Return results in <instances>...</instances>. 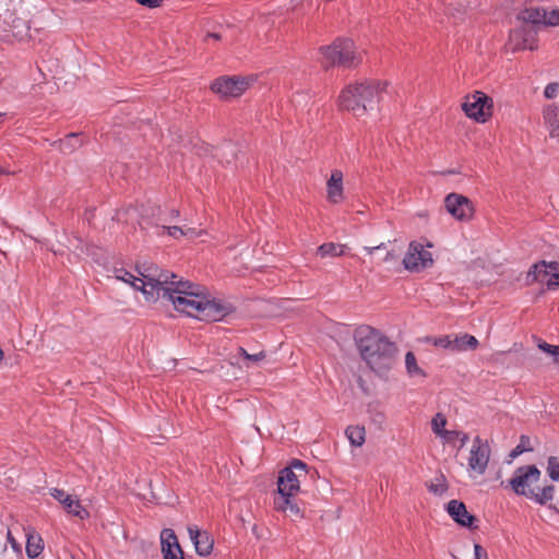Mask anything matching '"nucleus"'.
<instances>
[{"label": "nucleus", "mask_w": 559, "mask_h": 559, "mask_svg": "<svg viewBox=\"0 0 559 559\" xmlns=\"http://www.w3.org/2000/svg\"><path fill=\"white\" fill-rule=\"evenodd\" d=\"M140 275V290L147 301H156L162 296L171 301L177 311L202 321H219L229 313L227 306L210 299L200 285L182 281L175 273L151 264Z\"/></svg>", "instance_id": "obj_1"}, {"label": "nucleus", "mask_w": 559, "mask_h": 559, "mask_svg": "<svg viewBox=\"0 0 559 559\" xmlns=\"http://www.w3.org/2000/svg\"><path fill=\"white\" fill-rule=\"evenodd\" d=\"M354 338L361 358L371 370L383 373L393 366L397 347L380 331L360 325L355 330Z\"/></svg>", "instance_id": "obj_2"}, {"label": "nucleus", "mask_w": 559, "mask_h": 559, "mask_svg": "<svg viewBox=\"0 0 559 559\" xmlns=\"http://www.w3.org/2000/svg\"><path fill=\"white\" fill-rule=\"evenodd\" d=\"M388 82L380 80L357 81L346 85L338 95V107L353 112L354 116H364L372 110L382 99Z\"/></svg>", "instance_id": "obj_3"}, {"label": "nucleus", "mask_w": 559, "mask_h": 559, "mask_svg": "<svg viewBox=\"0 0 559 559\" xmlns=\"http://www.w3.org/2000/svg\"><path fill=\"white\" fill-rule=\"evenodd\" d=\"M542 476L540 471L535 465H523L514 471L509 479V486L519 496H524L536 503L546 504L554 499L555 486L537 485Z\"/></svg>", "instance_id": "obj_4"}, {"label": "nucleus", "mask_w": 559, "mask_h": 559, "mask_svg": "<svg viewBox=\"0 0 559 559\" xmlns=\"http://www.w3.org/2000/svg\"><path fill=\"white\" fill-rule=\"evenodd\" d=\"M322 64L329 67L354 68L361 62V55L348 38H337L331 45L320 48Z\"/></svg>", "instance_id": "obj_5"}, {"label": "nucleus", "mask_w": 559, "mask_h": 559, "mask_svg": "<svg viewBox=\"0 0 559 559\" xmlns=\"http://www.w3.org/2000/svg\"><path fill=\"white\" fill-rule=\"evenodd\" d=\"M493 102L486 93L475 91L465 96L462 109L465 115L477 122H486L492 116Z\"/></svg>", "instance_id": "obj_6"}, {"label": "nucleus", "mask_w": 559, "mask_h": 559, "mask_svg": "<svg viewBox=\"0 0 559 559\" xmlns=\"http://www.w3.org/2000/svg\"><path fill=\"white\" fill-rule=\"evenodd\" d=\"M307 475V465L300 460H294L288 467L280 472L277 495H295L299 491V479Z\"/></svg>", "instance_id": "obj_7"}, {"label": "nucleus", "mask_w": 559, "mask_h": 559, "mask_svg": "<svg viewBox=\"0 0 559 559\" xmlns=\"http://www.w3.org/2000/svg\"><path fill=\"white\" fill-rule=\"evenodd\" d=\"M251 80L238 75L221 76L214 80L210 90L222 98L239 97L250 86Z\"/></svg>", "instance_id": "obj_8"}, {"label": "nucleus", "mask_w": 559, "mask_h": 559, "mask_svg": "<svg viewBox=\"0 0 559 559\" xmlns=\"http://www.w3.org/2000/svg\"><path fill=\"white\" fill-rule=\"evenodd\" d=\"M546 283L549 289L559 288V262L540 261L535 263L526 275V284Z\"/></svg>", "instance_id": "obj_9"}, {"label": "nucleus", "mask_w": 559, "mask_h": 559, "mask_svg": "<svg viewBox=\"0 0 559 559\" xmlns=\"http://www.w3.org/2000/svg\"><path fill=\"white\" fill-rule=\"evenodd\" d=\"M537 28L531 25H521L510 32L507 48L512 52L520 50H536L538 48Z\"/></svg>", "instance_id": "obj_10"}, {"label": "nucleus", "mask_w": 559, "mask_h": 559, "mask_svg": "<svg viewBox=\"0 0 559 559\" xmlns=\"http://www.w3.org/2000/svg\"><path fill=\"white\" fill-rule=\"evenodd\" d=\"M402 262L407 271L420 272L432 266L433 259L431 252L425 250L423 243L411 241Z\"/></svg>", "instance_id": "obj_11"}, {"label": "nucleus", "mask_w": 559, "mask_h": 559, "mask_svg": "<svg viewBox=\"0 0 559 559\" xmlns=\"http://www.w3.org/2000/svg\"><path fill=\"white\" fill-rule=\"evenodd\" d=\"M447 211L457 221L467 222L474 216L475 207L473 202L465 195L450 193L444 199Z\"/></svg>", "instance_id": "obj_12"}, {"label": "nucleus", "mask_w": 559, "mask_h": 559, "mask_svg": "<svg viewBox=\"0 0 559 559\" xmlns=\"http://www.w3.org/2000/svg\"><path fill=\"white\" fill-rule=\"evenodd\" d=\"M490 452L488 441L476 436L473 439V444L469 451L468 468L479 475L484 474L489 463Z\"/></svg>", "instance_id": "obj_13"}, {"label": "nucleus", "mask_w": 559, "mask_h": 559, "mask_svg": "<svg viewBox=\"0 0 559 559\" xmlns=\"http://www.w3.org/2000/svg\"><path fill=\"white\" fill-rule=\"evenodd\" d=\"M274 509L286 513L293 521L304 518V512L296 502L295 495H277L274 497Z\"/></svg>", "instance_id": "obj_14"}, {"label": "nucleus", "mask_w": 559, "mask_h": 559, "mask_svg": "<svg viewBox=\"0 0 559 559\" xmlns=\"http://www.w3.org/2000/svg\"><path fill=\"white\" fill-rule=\"evenodd\" d=\"M447 510L452 519L461 526L477 528V526L474 525V523L477 522V519L468 513L463 502L459 500H451L448 503Z\"/></svg>", "instance_id": "obj_15"}, {"label": "nucleus", "mask_w": 559, "mask_h": 559, "mask_svg": "<svg viewBox=\"0 0 559 559\" xmlns=\"http://www.w3.org/2000/svg\"><path fill=\"white\" fill-rule=\"evenodd\" d=\"M188 532L198 555L207 556L213 549V538L206 531H201L197 526H189Z\"/></svg>", "instance_id": "obj_16"}, {"label": "nucleus", "mask_w": 559, "mask_h": 559, "mask_svg": "<svg viewBox=\"0 0 559 559\" xmlns=\"http://www.w3.org/2000/svg\"><path fill=\"white\" fill-rule=\"evenodd\" d=\"M326 199L333 204L341 203L344 199L343 173L338 169L332 171L326 182Z\"/></svg>", "instance_id": "obj_17"}, {"label": "nucleus", "mask_w": 559, "mask_h": 559, "mask_svg": "<svg viewBox=\"0 0 559 559\" xmlns=\"http://www.w3.org/2000/svg\"><path fill=\"white\" fill-rule=\"evenodd\" d=\"M543 118L551 138L559 139V104H549L543 109Z\"/></svg>", "instance_id": "obj_18"}, {"label": "nucleus", "mask_w": 559, "mask_h": 559, "mask_svg": "<svg viewBox=\"0 0 559 559\" xmlns=\"http://www.w3.org/2000/svg\"><path fill=\"white\" fill-rule=\"evenodd\" d=\"M546 17V10L543 8H527L521 11L518 19L522 21L523 25H531L537 28L539 24L544 25V19Z\"/></svg>", "instance_id": "obj_19"}, {"label": "nucleus", "mask_w": 559, "mask_h": 559, "mask_svg": "<svg viewBox=\"0 0 559 559\" xmlns=\"http://www.w3.org/2000/svg\"><path fill=\"white\" fill-rule=\"evenodd\" d=\"M452 335V352L475 350L479 343L478 340L467 333L451 334Z\"/></svg>", "instance_id": "obj_20"}, {"label": "nucleus", "mask_w": 559, "mask_h": 559, "mask_svg": "<svg viewBox=\"0 0 559 559\" xmlns=\"http://www.w3.org/2000/svg\"><path fill=\"white\" fill-rule=\"evenodd\" d=\"M84 144L82 133H69L64 139L53 142V146L58 147L63 154H71Z\"/></svg>", "instance_id": "obj_21"}, {"label": "nucleus", "mask_w": 559, "mask_h": 559, "mask_svg": "<svg viewBox=\"0 0 559 559\" xmlns=\"http://www.w3.org/2000/svg\"><path fill=\"white\" fill-rule=\"evenodd\" d=\"M25 551L29 559L37 558L44 550V540L39 534L31 532L26 534Z\"/></svg>", "instance_id": "obj_22"}, {"label": "nucleus", "mask_w": 559, "mask_h": 559, "mask_svg": "<svg viewBox=\"0 0 559 559\" xmlns=\"http://www.w3.org/2000/svg\"><path fill=\"white\" fill-rule=\"evenodd\" d=\"M64 502H62L63 508L69 514L76 516L81 520H86L90 518V512L81 504L79 499H74L71 495L64 498Z\"/></svg>", "instance_id": "obj_23"}, {"label": "nucleus", "mask_w": 559, "mask_h": 559, "mask_svg": "<svg viewBox=\"0 0 559 559\" xmlns=\"http://www.w3.org/2000/svg\"><path fill=\"white\" fill-rule=\"evenodd\" d=\"M347 249L348 247L346 245L325 242L319 246V248L317 249V254L320 255L321 258L341 257L346 253Z\"/></svg>", "instance_id": "obj_24"}, {"label": "nucleus", "mask_w": 559, "mask_h": 559, "mask_svg": "<svg viewBox=\"0 0 559 559\" xmlns=\"http://www.w3.org/2000/svg\"><path fill=\"white\" fill-rule=\"evenodd\" d=\"M162 539V552H165L167 550L176 549L178 554L182 555V550L180 548V545L178 543L177 536L175 535L174 531L170 528L163 530L160 534Z\"/></svg>", "instance_id": "obj_25"}, {"label": "nucleus", "mask_w": 559, "mask_h": 559, "mask_svg": "<svg viewBox=\"0 0 559 559\" xmlns=\"http://www.w3.org/2000/svg\"><path fill=\"white\" fill-rule=\"evenodd\" d=\"M345 435L354 447H361L366 440V430L364 426H348Z\"/></svg>", "instance_id": "obj_26"}, {"label": "nucleus", "mask_w": 559, "mask_h": 559, "mask_svg": "<svg viewBox=\"0 0 559 559\" xmlns=\"http://www.w3.org/2000/svg\"><path fill=\"white\" fill-rule=\"evenodd\" d=\"M449 489L447 478L443 474H439L435 477V479L428 485V490L437 496H442Z\"/></svg>", "instance_id": "obj_27"}, {"label": "nucleus", "mask_w": 559, "mask_h": 559, "mask_svg": "<svg viewBox=\"0 0 559 559\" xmlns=\"http://www.w3.org/2000/svg\"><path fill=\"white\" fill-rule=\"evenodd\" d=\"M447 418L442 413H437L431 419V429L435 435L440 437V435L445 430Z\"/></svg>", "instance_id": "obj_28"}, {"label": "nucleus", "mask_w": 559, "mask_h": 559, "mask_svg": "<svg viewBox=\"0 0 559 559\" xmlns=\"http://www.w3.org/2000/svg\"><path fill=\"white\" fill-rule=\"evenodd\" d=\"M116 277L118 280H121L126 283H129L130 285H132L135 289H140V285H139V277L134 276L132 273L123 270V269H120V270H116Z\"/></svg>", "instance_id": "obj_29"}, {"label": "nucleus", "mask_w": 559, "mask_h": 559, "mask_svg": "<svg viewBox=\"0 0 559 559\" xmlns=\"http://www.w3.org/2000/svg\"><path fill=\"white\" fill-rule=\"evenodd\" d=\"M547 472L552 480H559V457L550 456L548 459Z\"/></svg>", "instance_id": "obj_30"}, {"label": "nucleus", "mask_w": 559, "mask_h": 559, "mask_svg": "<svg viewBox=\"0 0 559 559\" xmlns=\"http://www.w3.org/2000/svg\"><path fill=\"white\" fill-rule=\"evenodd\" d=\"M405 365H406L407 371L411 374H413V373H423L420 368L417 366V361H416V357H415L414 353H412V352H407L406 353V355H405Z\"/></svg>", "instance_id": "obj_31"}, {"label": "nucleus", "mask_w": 559, "mask_h": 559, "mask_svg": "<svg viewBox=\"0 0 559 559\" xmlns=\"http://www.w3.org/2000/svg\"><path fill=\"white\" fill-rule=\"evenodd\" d=\"M539 349L551 355L554 357L555 362L559 364V346L551 345L546 342H540L538 344Z\"/></svg>", "instance_id": "obj_32"}, {"label": "nucleus", "mask_w": 559, "mask_h": 559, "mask_svg": "<svg viewBox=\"0 0 559 559\" xmlns=\"http://www.w3.org/2000/svg\"><path fill=\"white\" fill-rule=\"evenodd\" d=\"M545 26H557L559 25V10L555 9L551 11L546 10V17L544 19Z\"/></svg>", "instance_id": "obj_33"}, {"label": "nucleus", "mask_w": 559, "mask_h": 559, "mask_svg": "<svg viewBox=\"0 0 559 559\" xmlns=\"http://www.w3.org/2000/svg\"><path fill=\"white\" fill-rule=\"evenodd\" d=\"M452 335H444L433 338V345L452 350Z\"/></svg>", "instance_id": "obj_34"}, {"label": "nucleus", "mask_w": 559, "mask_h": 559, "mask_svg": "<svg viewBox=\"0 0 559 559\" xmlns=\"http://www.w3.org/2000/svg\"><path fill=\"white\" fill-rule=\"evenodd\" d=\"M559 92V83L552 82L546 85L544 95L548 99H552L558 95Z\"/></svg>", "instance_id": "obj_35"}, {"label": "nucleus", "mask_w": 559, "mask_h": 559, "mask_svg": "<svg viewBox=\"0 0 559 559\" xmlns=\"http://www.w3.org/2000/svg\"><path fill=\"white\" fill-rule=\"evenodd\" d=\"M460 436V431L457 430H444L441 435H440V438L443 440V442L445 443H452L454 442V440H456V438Z\"/></svg>", "instance_id": "obj_36"}, {"label": "nucleus", "mask_w": 559, "mask_h": 559, "mask_svg": "<svg viewBox=\"0 0 559 559\" xmlns=\"http://www.w3.org/2000/svg\"><path fill=\"white\" fill-rule=\"evenodd\" d=\"M162 228L164 231L167 233L168 236L174 237L176 239L183 235L182 227L179 226H163Z\"/></svg>", "instance_id": "obj_37"}, {"label": "nucleus", "mask_w": 559, "mask_h": 559, "mask_svg": "<svg viewBox=\"0 0 559 559\" xmlns=\"http://www.w3.org/2000/svg\"><path fill=\"white\" fill-rule=\"evenodd\" d=\"M135 1L143 7H146L150 9H155V8H159L164 0H135Z\"/></svg>", "instance_id": "obj_38"}, {"label": "nucleus", "mask_w": 559, "mask_h": 559, "mask_svg": "<svg viewBox=\"0 0 559 559\" xmlns=\"http://www.w3.org/2000/svg\"><path fill=\"white\" fill-rule=\"evenodd\" d=\"M50 495H51L56 500H58L61 504H62V502H64V500H66L64 498L69 497V495H68V493H66V491H64V490H62V489H58V488H53V489H51Z\"/></svg>", "instance_id": "obj_39"}, {"label": "nucleus", "mask_w": 559, "mask_h": 559, "mask_svg": "<svg viewBox=\"0 0 559 559\" xmlns=\"http://www.w3.org/2000/svg\"><path fill=\"white\" fill-rule=\"evenodd\" d=\"M475 559H488L487 551L478 544L474 546Z\"/></svg>", "instance_id": "obj_40"}, {"label": "nucleus", "mask_w": 559, "mask_h": 559, "mask_svg": "<svg viewBox=\"0 0 559 559\" xmlns=\"http://www.w3.org/2000/svg\"><path fill=\"white\" fill-rule=\"evenodd\" d=\"M182 233H183L182 236L190 237V238H195L203 234L202 230H197L195 228H192V227L182 228Z\"/></svg>", "instance_id": "obj_41"}, {"label": "nucleus", "mask_w": 559, "mask_h": 559, "mask_svg": "<svg viewBox=\"0 0 559 559\" xmlns=\"http://www.w3.org/2000/svg\"><path fill=\"white\" fill-rule=\"evenodd\" d=\"M7 539L8 542L10 543V545L12 546V548L16 551H21V546L20 544L17 543V540L14 538V536L12 535L11 531L9 530L8 533H7Z\"/></svg>", "instance_id": "obj_42"}, {"label": "nucleus", "mask_w": 559, "mask_h": 559, "mask_svg": "<svg viewBox=\"0 0 559 559\" xmlns=\"http://www.w3.org/2000/svg\"><path fill=\"white\" fill-rule=\"evenodd\" d=\"M265 358V353L262 350L258 354H250L249 361L258 362Z\"/></svg>", "instance_id": "obj_43"}, {"label": "nucleus", "mask_w": 559, "mask_h": 559, "mask_svg": "<svg viewBox=\"0 0 559 559\" xmlns=\"http://www.w3.org/2000/svg\"><path fill=\"white\" fill-rule=\"evenodd\" d=\"M385 245L381 242L378 246L374 247H365L364 250L367 251V253L372 254L376 250L384 249Z\"/></svg>", "instance_id": "obj_44"}, {"label": "nucleus", "mask_w": 559, "mask_h": 559, "mask_svg": "<svg viewBox=\"0 0 559 559\" xmlns=\"http://www.w3.org/2000/svg\"><path fill=\"white\" fill-rule=\"evenodd\" d=\"M456 439L460 440V447L463 448L468 441V435L460 431V436Z\"/></svg>", "instance_id": "obj_45"}, {"label": "nucleus", "mask_w": 559, "mask_h": 559, "mask_svg": "<svg viewBox=\"0 0 559 559\" xmlns=\"http://www.w3.org/2000/svg\"><path fill=\"white\" fill-rule=\"evenodd\" d=\"M524 450H525V449L522 447V444H519L518 447H515V448L512 450V452H511V454H510V455H511V457H515V456L520 455L521 453H523V452H524Z\"/></svg>", "instance_id": "obj_46"}, {"label": "nucleus", "mask_w": 559, "mask_h": 559, "mask_svg": "<svg viewBox=\"0 0 559 559\" xmlns=\"http://www.w3.org/2000/svg\"><path fill=\"white\" fill-rule=\"evenodd\" d=\"M178 551L176 549L167 550L163 552L164 559H167L169 557L178 556Z\"/></svg>", "instance_id": "obj_47"}, {"label": "nucleus", "mask_w": 559, "mask_h": 559, "mask_svg": "<svg viewBox=\"0 0 559 559\" xmlns=\"http://www.w3.org/2000/svg\"><path fill=\"white\" fill-rule=\"evenodd\" d=\"M213 38L214 40H221V35L218 33H207L205 39Z\"/></svg>", "instance_id": "obj_48"}, {"label": "nucleus", "mask_w": 559, "mask_h": 559, "mask_svg": "<svg viewBox=\"0 0 559 559\" xmlns=\"http://www.w3.org/2000/svg\"><path fill=\"white\" fill-rule=\"evenodd\" d=\"M238 352L241 357H243L247 360L249 359L250 354L243 347H239Z\"/></svg>", "instance_id": "obj_49"}, {"label": "nucleus", "mask_w": 559, "mask_h": 559, "mask_svg": "<svg viewBox=\"0 0 559 559\" xmlns=\"http://www.w3.org/2000/svg\"><path fill=\"white\" fill-rule=\"evenodd\" d=\"M179 215H180L179 210L173 209V210L170 211V216H171V218H177V217H179Z\"/></svg>", "instance_id": "obj_50"}, {"label": "nucleus", "mask_w": 559, "mask_h": 559, "mask_svg": "<svg viewBox=\"0 0 559 559\" xmlns=\"http://www.w3.org/2000/svg\"><path fill=\"white\" fill-rule=\"evenodd\" d=\"M395 258V254L392 252V251H389L384 258V261H390V260H393Z\"/></svg>", "instance_id": "obj_51"}, {"label": "nucleus", "mask_w": 559, "mask_h": 559, "mask_svg": "<svg viewBox=\"0 0 559 559\" xmlns=\"http://www.w3.org/2000/svg\"><path fill=\"white\" fill-rule=\"evenodd\" d=\"M167 559H185V558H183V554L182 555L179 554L178 556L169 557Z\"/></svg>", "instance_id": "obj_52"}, {"label": "nucleus", "mask_w": 559, "mask_h": 559, "mask_svg": "<svg viewBox=\"0 0 559 559\" xmlns=\"http://www.w3.org/2000/svg\"><path fill=\"white\" fill-rule=\"evenodd\" d=\"M524 439H525V437H524V436H523V437H521V443H523V442H524Z\"/></svg>", "instance_id": "obj_53"}, {"label": "nucleus", "mask_w": 559, "mask_h": 559, "mask_svg": "<svg viewBox=\"0 0 559 559\" xmlns=\"http://www.w3.org/2000/svg\"><path fill=\"white\" fill-rule=\"evenodd\" d=\"M3 116H4V114H3V112H0V119H1Z\"/></svg>", "instance_id": "obj_54"}]
</instances>
